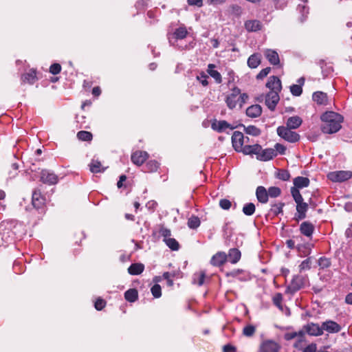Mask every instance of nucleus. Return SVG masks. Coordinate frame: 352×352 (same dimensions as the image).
Returning <instances> with one entry per match:
<instances>
[{
  "label": "nucleus",
  "instance_id": "1",
  "mask_svg": "<svg viewBox=\"0 0 352 352\" xmlns=\"http://www.w3.org/2000/svg\"><path fill=\"white\" fill-rule=\"evenodd\" d=\"M322 122L321 130L324 133L332 134L341 129L343 117L333 111H327L321 116Z\"/></svg>",
  "mask_w": 352,
  "mask_h": 352
},
{
  "label": "nucleus",
  "instance_id": "2",
  "mask_svg": "<svg viewBox=\"0 0 352 352\" xmlns=\"http://www.w3.org/2000/svg\"><path fill=\"white\" fill-rule=\"evenodd\" d=\"M247 98V94H241L239 88L234 87L232 89L231 93L227 96L226 102L228 108L232 109L238 105L241 107Z\"/></svg>",
  "mask_w": 352,
  "mask_h": 352
},
{
  "label": "nucleus",
  "instance_id": "3",
  "mask_svg": "<svg viewBox=\"0 0 352 352\" xmlns=\"http://www.w3.org/2000/svg\"><path fill=\"white\" fill-rule=\"evenodd\" d=\"M292 129L285 126H278L277 129L278 135L289 142H298L300 139V135L294 132L291 131Z\"/></svg>",
  "mask_w": 352,
  "mask_h": 352
},
{
  "label": "nucleus",
  "instance_id": "4",
  "mask_svg": "<svg viewBox=\"0 0 352 352\" xmlns=\"http://www.w3.org/2000/svg\"><path fill=\"white\" fill-rule=\"evenodd\" d=\"M248 141L249 138H244L243 134L240 131H234L232 135V146L237 152L243 151L244 144Z\"/></svg>",
  "mask_w": 352,
  "mask_h": 352
},
{
  "label": "nucleus",
  "instance_id": "5",
  "mask_svg": "<svg viewBox=\"0 0 352 352\" xmlns=\"http://www.w3.org/2000/svg\"><path fill=\"white\" fill-rule=\"evenodd\" d=\"M327 177L333 182H342L352 177V172L350 170L334 171L329 173Z\"/></svg>",
  "mask_w": 352,
  "mask_h": 352
},
{
  "label": "nucleus",
  "instance_id": "6",
  "mask_svg": "<svg viewBox=\"0 0 352 352\" xmlns=\"http://www.w3.org/2000/svg\"><path fill=\"white\" fill-rule=\"evenodd\" d=\"M58 176L49 170H43L41 173V181L48 185H54L58 182Z\"/></svg>",
  "mask_w": 352,
  "mask_h": 352
},
{
  "label": "nucleus",
  "instance_id": "7",
  "mask_svg": "<svg viewBox=\"0 0 352 352\" xmlns=\"http://www.w3.org/2000/svg\"><path fill=\"white\" fill-rule=\"evenodd\" d=\"M304 285L303 278L300 276H295L293 278L290 285L287 287L285 292L287 294H293L298 291Z\"/></svg>",
  "mask_w": 352,
  "mask_h": 352
},
{
  "label": "nucleus",
  "instance_id": "8",
  "mask_svg": "<svg viewBox=\"0 0 352 352\" xmlns=\"http://www.w3.org/2000/svg\"><path fill=\"white\" fill-rule=\"evenodd\" d=\"M279 92L269 91L265 96V104L272 111L274 110L280 100Z\"/></svg>",
  "mask_w": 352,
  "mask_h": 352
},
{
  "label": "nucleus",
  "instance_id": "9",
  "mask_svg": "<svg viewBox=\"0 0 352 352\" xmlns=\"http://www.w3.org/2000/svg\"><path fill=\"white\" fill-rule=\"evenodd\" d=\"M148 154L146 151H137L132 153L131 161L135 165L140 166L142 165L144 162L148 159Z\"/></svg>",
  "mask_w": 352,
  "mask_h": 352
},
{
  "label": "nucleus",
  "instance_id": "10",
  "mask_svg": "<svg viewBox=\"0 0 352 352\" xmlns=\"http://www.w3.org/2000/svg\"><path fill=\"white\" fill-rule=\"evenodd\" d=\"M266 87L270 91L280 92L282 89L281 81L277 76H272L268 78Z\"/></svg>",
  "mask_w": 352,
  "mask_h": 352
},
{
  "label": "nucleus",
  "instance_id": "11",
  "mask_svg": "<svg viewBox=\"0 0 352 352\" xmlns=\"http://www.w3.org/2000/svg\"><path fill=\"white\" fill-rule=\"evenodd\" d=\"M279 349L278 344L272 340L263 341L260 346L261 352H278Z\"/></svg>",
  "mask_w": 352,
  "mask_h": 352
},
{
  "label": "nucleus",
  "instance_id": "12",
  "mask_svg": "<svg viewBox=\"0 0 352 352\" xmlns=\"http://www.w3.org/2000/svg\"><path fill=\"white\" fill-rule=\"evenodd\" d=\"M276 156V152L274 148L262 149L259 151L256 159L260 161H268Z\"/></svg>",
  "mask_w": 352,
  "mask_h": 352
},
{
  "label": "nucleus",
  "instance_id": "13",
  "mask_svg": "<svg viewBox=\"0 0 352 352\" xmlns=\"http://www.w3.org/2000/svg\"><path fill=\"white\" fill-rule=\"evenodd\" d=\"M323 331H326L329 333H338L341 330V327L333 320H327L322 322Z\"/></svg>",
  "mask_w": 352,
  "mask_h": 352
},
{
  "label": "nucleus",
  "instance_id": "14",
  "mask_svg": "<svg viewBox=\"0 0 352 352\" xmlns=\"http://www.w3.org/2000/svg\"><path fill=\"white\" fill-rule=\"evenodd\" d=\"M306 331L310 336H321L323 334L322 324L320 326L318 324L309 323L306 326Z\"/></svg>",
  "mask_w": 352,
  "mask_h": 352
},
{
  "label": "nucleus",
  "instance_id": "15",
  "mask_svg": "<svg viewBox=\"0 0 352 352\" xmlns=\"http://www.w3.org/2000/svg\"><path fill=\"white\" fill-rule=\"evenodd\" d=\"M227 260V254L223 252H219L214 254L210 261V263L214 266H221Z\"/></svg>",
  "mask_w": 352,
  "mask_h": 352
},
{
  "label": "nucleus",
  "instance_id": "16",
  "mask_svg": "<svg viewBox=\"0 0 352 352\" xmlns=\"http://www.w3.org/2000/svg\"><path fill=\"white\" fill-rule=\"evenodd\" d=\"M264 54L268 61L274 65H278L280 62L278 53L273 50L267 49L264 52Z\"/></svg>",
  "mask_w": 352,
  "mask_h": 352
},
{
  "label": "nucleus",
  "instance_id": "17",
  "mask_svg": "<svg viewBox=\"0 0 352 352\" xmlns=\"http://www.w3.org/2000/svg\"><path fill=\"white\" fill-rule=\"evenodd\" d=\"M211 127L213 130L217 131L218 132H221L226 129H234L230 126V124L225 120H214L212 122Z\"/></svg>",
  "mask_w": 352,
  "mask_h": 352
},
{
  "label": "nucleus",
  "instance_id": "18",
  "mask_svg": "<svg viewBox=\"0 0 352 352\" xmlns=\"http://www.w3.org/2000/svg\"><path fill=\"white\" fill-rule=\"evenodd\" d=\"M300 230L302 234H304L305 236H306L307 237H310V236H311V235L314 232V226L311 223L308 222V221H305L300 224Z\"/></svg>",
  "mask_w": 352,
  "mask_h": 352
},
{
  "label": "nucleus",
  "instance_id": "19",
  "mask_svg": "<svg viewBox=\"0 0 352 352\" xmlns=\"http://www.w3.org/2000/svg\"><path fill=\"white\" fill-rule=\"evenodd\" d=\"M245 28L248 32H256L261 29L262 24L258 20H249L245 22Z\"/></svg>",
  "mask_w": 352,
  "mask_h": 352
},
{
  "label": "nucleus",
  "instance_id": "20",
  "mask_svg": "<svg viewBox=\"0 0 352 352\" xmlns=\"http://www.w3.org/2000/svg\"><path fill=\"white\" fill-rule=\"evenodd\" d=\"M261 150V146L256 144L253 145H245L242 152L245 155H253L255 154L258 156L259 151Z\"/></svg>",
  "mask_w": 352,
  "mask_h": 352
},
{
  "label": "nucleus",
  "instance_id": "21",
  "mask_svg": "<svg viewBox=\"0 0 352 352\" xmlns=\"http://www.w3.org/2000/svg\"><path fill=\"white\" fill-rule=\"evenodd\" d=\"M37 80L36 73L34 69H30L28 72L24 74L21 77L23 83L34 84Z\"/></svg>",
  "mask_w": 352,
  "mask_h": 352
},
{
  "label": "nucleus",
  "instance_id": "22",
  "mask_svg": "<svg viewBox=\"0 0 352 352\" xmlns=\"http://www.w3.org/2000/svg\"><path fill=\"white\" fill-rule=\"evenodd\" d=\"M256 195L258 201L262 204H265L268 201V193L263 186H258L256 190Z\"/></svg>",
  "mask_w": 352,
  "mask_h": 352
},
{
  "label": "nucleus",
  "instance_id": "23",
  "mask_svg": "<svg viewBox=\"0 0 352 352\" xmlns=\"http://www.w3.org/2000/svg\"><path fill=\"white\" fill-rule=\"evenodd\" d=\"M313 100L320 105H327L328 103L327 94L322 91L314 92L313 94Z\"/></svg>",
  "mask_w": 352,
  "mask_h": 352
},
{
  "label": "nucleus",
  "instance_id": "24",
  "mask_svg": "<svg viewBox=\"0 0 352 352\" xmlns=\"http://www.w3.org/2000/svg\"><path fill=\"white\" fill-rule=\"evenodd\" d=\"M308 210V204L307 203L296 205V214L295 218L296 220H301L306 217V212Z\"/></svg>",
  "mask_w": 352,
  "mask_h": 352
},
{
  "label": "nucleus",
  "instance_id": "25",
  "mask_svg": "<svg viewBox=\"0 0 352 352\" xmlns=\"http://www.w3.org/2000/svg\"><path fill=\"white\" fill-rule=\"evenodd\" d=\"M261 113L262 108L258 104L252 105L246 109V115L250 118L258 117Z\"/></svg>",
  "mask_w": 352,
  "mask_h": 352
},
{
  "label": "nucleus",
  "instance_id": "26",
  "mask_svg": "<svg viewBox=\"0 0 352 352\" xmlns=\"http://www.w3.org/2000/svg\"><path fill=\"white\" fill-rule=\"evenodd\" d=\"M45 203V199L39 191H34L32 194V205L36 208H41Z\"/></svg>",
  "mask_w": 352,
  "mask_h": 352
},
{
  "label": "nucleus",
  "instance_id": "27",
  "mask_svg": "<svg viewBox=\"0 0 352 352\" xmlns=\"http://www.w3.org/2000/svg\"><path fill=\"white\" fill-rule=\"evenodd\" d=\"M309 184V179L305 177H297L294 179V187L297 189L307 187Z\"/></svg>",
  "mask_w": 352,
  "mask_h": 352
},
{
  "label": "nucleus",
  "instance_id": "28",
  "mask_svg": "<svg viewBox=\"0 0 352 352\" xmlns=\"http://www.w3.org/2000/svg\"><path fill=\"white\" fill-rule=\"evenodd\" d=\"M227 258H228L232 263H236L241 258V252L236 248L230 249L227 255Z\"/></svg>",
  "mask_w": 352,
  "mask_h": 352
},
{
  "label": "nucleus",
  "instance_id": "29",
  "mask_svg": "<svg viewBox=\"0 0 352 352\" xmlns=\"http://www.w3.org/2000/svg\"><path fill=\"white\" fill-rule=\"evenodd\" d=\"M144 269V266L142 263H134L128 268V272L131 275H139Z\"/></svg>",
  "mask_w": 352,
  "mask_h": 352
},
{
  "label": "nucleus",
  "instance_id": "30",
  "mask_svg": "<svg viewBox=\"0 0 352 352\" xmlns=\"http://www.w3.org/2000/svg\"><path fill=\"white\" fill-rule=\"evenodd\" d=\"M302 120L298 116L290 117L287 121V126L289 129H297L300 126Z\"/></svg>",
  "mask_w": 352,
  "mask_h": 352
},
{
  "label": "nucleus",
  "instance_id": "31",
  "mask_svg": "<svg viewBox=\"0 0 352 352\" xmlns=\"http://www.w3.org/2000/svg\"><path fill=\"white\" fill-rule=\"evenodd\" d=\"M206 273L204 272L200 271L196 272L193 275L192 283L201 286L204 283Z\"/></svg>",
  "mask_w": 352,
  "mask_h": 352
},
{
  "label": "nucleus",
  "instance_id": "32",
  "mask_svg": "<svg viewBox=\"0 0 352 352\" xmlns=\"http://www.w3.org/2000/svg\"><path fill=\"white\" fill-rule=\"evenodd\" d=\"M214 65L213 64H209L208 67V73L216 80L217 82L220 83L221 82V75L220 73L214 70Z\"/></svg>",
  "mask_w": 352,
  "mask_h": 352
},
{
  "label": "nucleus",
  "instance_id": "33",
  "mask_svg": "<svg viewBox=\"0 0 352 352\" xmlns=\"http://www.w3.org/2000/svg\"><path fill=\"white\" fill-rule=\"evenodd\" d=\"M260 63V56L257 54L251 55L248 60V65L250 68H256Z\"/></svg>",
  "mask_w": 352,
  "mask_h": 352
},
{
  "label": "nucleus",
  "instance_id": "34",
  "mask_svg": "<svg viewBox=\"0 0 352 352\" xmlns=\"http://www.w3.org/2000/svg\"><path fill=\"white\" fill-rule=\"evenodd\" d=\"M138 297V291L135 289H130L124 293L125 299L131 302H135Z\"/></svg>",
  "mask_w": 352,
  "mask_h": 352
},
{
  "label": "nucleus",
  "instance_id": "35",
  "mask_svg": "<svg viewBox=\"0 0 352 352\" xmlns=\"http://www.w3.org/2000/svg\"><path fill=\"white\" fill-rule=\"evenodd\" d=\"M89 169L91 173H97L104 171V168H102V165L100 162L92 160L89 164Z\"/></svg>",
  "mask_w": 352,
  "mask_h": 352
},
{
  "label": "nucleus",
  "instance_id": "36",
  "mask_svg": "<svg viewBox=\"0 0 352 352\" xmlns=\"http://www.w3.org/2000/svg\"><path fill=\"white\" fill-rule=\"evenodd\" d=\"M256 332V327L248 324L243 329V335L245 337H252Z\"/></svg>",
  "mask_w": 352,
  "mask_h": 352
},
{
  "label": "nucleus",
  "instance_id": "37",
  "mask_svg": "<svg viewBox=\"0 0 352 352\" xmlns=\"http://www.w3.org/2000/svg\"><path fill=\"white\" fill-rule=\"evenodd\" d=\"M244 131L247 134L258 136L261 133V131L259 129L256 127L255 126L250 125L248 126H244Z\"/></svg>",
  "mask_w": 352,
  "mask_h": 352
},
{
  "label": "nucleus",
  "instance_id": "38",
  "mask_svg": "<svg viewBox=\"0 0 352 352\" xmlns=\"http://www.w3.org/2000/svg\"><path fill=\"white\" fill-rule=\"evenodd\" d=\"M165 242V243L166 244V245L170 248L172 250H179V245L178 243V242L173 238H168V239H165V241H164Z\"/></svg>",
  "mask_w": 352,
  "mask_h": 352
},
{
  "label": "nucleus",
  "instance_id": "39",
  "mask_svg": "<svg viewBox=\"0 0 352 352\" xmlns=\"http://www.w3.org/2000/svg\"><path fill=\"white\" fill-rule=\"evenodd\" d=\"M255 212V206L252 203H248L243 206V212L248 216L252 215Z\"/></svg>",
  "mask_w": 352,
  "mask_h": 352
},
{
  "label": "nucleus",
  "instance_id": "40",
  "mask_svg": "<svg viewBox=\"0 0 352 352\" xmlns=\"http://www.w3.org/2000/svg\"><path fill=\"white\" fill-rule=\"evenodd\" d=\"M188 226L190 228L196 229L200 226V220L196 216H192L188 219Z\"/></svg>",
  "mask_w": 352,
  "mask_h": 352
},
{
  "label": "nucleus",
  "instance_id": "41",
  "mask_svg": "<svg viewBox=\"0 0 352 352\" xmlns=\"http://www.w3.org/2000/svg\"><path fill=\"white\" fill-rule=\"evenodd\" d=\"M188 34L187 30L185 27H179L176 29L174 34L175 38L177 39H183Z\"/></svg>",
  "mask_w": 352,
  "mask_h": 352
},
{
  "label": "nucleus",
  "instance_id": "42",
  "mask_svg": "<svg viewBox=\"0 0 352 352\" xmlns=\"http://www.w3.org/2000/svg\"><path fill=\"white\" fill-rule=\"evenodd\" d=\"M77 137L82 141H89L92 139V134L90 132L80 131L77 133Z\"/></svg>",
  "mask_w": 352,
  "mask_h": 352
},
{
  "label": "nucleus",
  "instance_id": "43",
  "mask_svg": "<svg viewBox=\"0 0 352 352\" xmlns=\"http://www.w3.org/2000/svg\"><path fill=\"white\" fill-rule=\"evenodd\" d=\"M146 171L155 172L158 168V163L155 160H151L146 164Z\"/></svg>",
  "mask_w": 352,
  "mask_h": 352
},
{
  "label": "nucleus",
  "instance_id": "44",
  "mask_svg": "<svg viewBox=\"0 0 352 352\" xmlns=\"http://www.w3.org/2000/svg\"><path fill=\"white\" fill-rule=\"evenodd\" d=\"M280 189L276 186L270 187L267 190L268 197L270 196L271 197H277L280 195Z\"/></svg>",
  "mask_w": 352,
  "mask_h": 352
},
{
  "label": "nucleus",
  "instance_id": "45",
  "mask_svg": "<svg viewBox=\"0 0 352 352\" xmlns=\"http://www.w3.org/2000/svg\"><path fill=\"white\" fill-rule=\"evenodd\" d=\"M283 206H284V204H283V203L276 204L272 206L271 212L274 215H278L283 212Z\"/></svg>",
  "mask_w": 352,
  "mask_h": 352
},
{
  "label": "nucleus",
  "instance_id": "46",
  "mask_svg": "<svg viewBox=\"0 0 352 352\" xmlns=\"http://www.w3.org/2000/svg\"><path fill=\"white\" fill-rule=\"evenodd\" d=\"M290 91L294 96H299L302 94V89L300 85H293L290 87Z\"/></svg>",
  "mask_w": 352,
  "mask_h": 352
},
{
  "label": "nucleus",
  "instance_id": "47",
  "mask_svg": "<svg viewBox=\"0 0 352 352\" xmlns=\"http://www.w3.org/2000/svg\"><path fill=\"white\" fill-rule=\"evenodd\" d=\"M151 293L155 298H160L162 295V289L160 285L155 284L151 287Z\"/></svg>",
  "mask_w": 352,
  "mask_h": 352
},
{
  "label": "nucleus",
  "instance_id": "48",
  "mask_svg": "<svg viewBox=\"0 0 352 352\" xmlns=\"http://www.w3.org/2000/svg\"><path fill=\"white\" fill-rule=\"evenodd\" d=\"M318 265L322 269L327 268L331 265L330 259L325 257H321L318 260Z\"/></svg>",
  "mask_w": 352,
  "mask_h": 352
},
{
  "label": "nucleus",
  "instance_id": "49",
  "mask_svg": "<svg viewBox=\"0 0 352 352\" xmlns=\"http://www.w3.org/2000/svg\"><path fill=\"white\" fill-rule=\"evenodd\" d=\"M300 271L308 270L311 268V258L304 260L299 265Z\"/></svg>",
  "mask_w": 352,
  "mask_h": 352
},
{
  "label": "nucleus",
  "instance_id": "50",
  "mask_svg": "<svg viewBox=\"0 0 352 352\" xmlns=\"http://www.w3.org/2000/svg\"><path fill=\"white\" fill-rule=\"evenodd\" d=\"M283 300V296L280 293H277L273 297V302L278 308L281 309V302Z\"/></svg>",
  "mask_w": 352,
  "mask_h": 352
},
{
  "label": "nucleus",
  "instance_id": "51",
  "mask_svg": "<svg viewBox=\"0 0 352 352\" xmlns=\"http://www.w3.org/2000/svg\"><path fill=\"white\" fill-rule=\"evenodd\" d=\"M61 71V66L58 63H54L50 67V72L54 75L58 74Z\"/></svg>",
  "mask_w": 352,
  "mask_h": 352
},
{
  "label": "nucleus",
  "instance_id": "52",
  "mask_svg": "<svg viewBox=\"0 0 352 352\" xmlns=\"http://www.w3.org/2000/svg\"><path fill=\"white\" fill-rule=\"evenodd\" d=\"M278 177L283 181H287L290 178V174L287 170H281L278 173Z\"/></svg>",
  "mask_w": 352,
  "mask_h": 352
},
{
  "label": "nucleus",
  "instance_id": "53",
  "mask_svg": "<svg viewBox=\"0 0 352 352\" xmlns=\"http://www.w3.org/2000/svg\"><path fill=\"white\" fill-rule=\"evenodd\" d=\"M220 207L223 210H229L232 206L231 201L226 199H221L219 201Z\"/></svg>",
  "mask_w": 352,
  "mask_h": 352
},
{
  "label": "nucleus",
  "instance_id": "54",
  "mask_svg": "<svg viewBox=\"0 0 352 352\" xmlns=\"http://www.w3.org/2000/svg\"><path fill=\"white\" fill-rule=\"evenodd\" d=\"M208 76L204 72L201 73L200 75L197 76V79L202 84L203 86H206L208 84L207 80Z\"/></svg>",
  "mask_w": 352,
  "mask_h": 352
},
{
  "label": "nucleus",
  "instance_id": "55",
  "mask_svg": "<svg viewBox=\"0 0 352 352\" xmlns=\"http://www.w3.org/2000/svg\"><path fill=\"white\" fill-rule=\"evenodd\" d=\"M160 234H161V236L164 237V241H165V239H166L170 238L171 234L170 230L163 227L160 228Z\"/></svg>",
  "mask_w": 352,
  "mask_h": 352
},
{
  "label": "nucleus",
  "instance_id": "56",
  "mask_svg": "<svg viewBox=\"0 0 352 352\" xmlns=\"http://www.w3.org/2000/svg\"><path fill=\"white\" fill-rule=\"evenodd\" d=\"M270 71V67H266L265 69H263L256 76L257 79H263V78L267 76Z\"/></svg>",
  "mask_w": 352,
  "mask_h": 352
},
{
  "label": "nucleus",
  "instance_id": "57",
  "mask_svg": "<svg viewBox=\"0 0 352 352\" xmlns=\"http://www.w3.org/2000/svg\"><path fill=\"white\" fill-rule=\"evenodd\" d=\"M105 305H106V302L103 299L98 298L95 302L94 306L97 310H102L104 307Z\"/></svg>",
  "mask_w": 352,
  "mask_h": 352
},
{
  "label": "nucleus",
  "instance_id": "58",
  "mask_svg": "<svg viewBox=\"0 0 352 352\" xmlns=\"http://www.w3.org/2000/svg\"><path fill=\"white\" fill-rule=\"evenodd\" d=\"M275 151L276 152V154L278 153L280 154H284L285 153V147L280 144H275Z\"/></svg>",
  "mask_w": 352,
  "mask_h": 352
},
{
  "label": "nucleus",
  "instance_id": "59",
  "mask_svg": "<svg viewBox=\"0 0 352 352\" xmlns=\"http://www.w3.org/2000/svg\"><path fill=\"white\" fill-rule=\"evenodd\" d=\"M187 1L190 6H196L197 7L203 6V0H187Z\"/></svg>",
  "mask_w": 352,
  "mask_h": 352
},
{
  "label": "nucleus",
  "instance_id": "60",
  "mask_svg": "<svg viewBox=\"0 0 352 352\" xmlns=\"http://www.w3.org/2000/svg\"><path fill=\"white\" fill-rule=\"evenodd\" d=\"M291 193H292V195L294 199H296V198H298L300 196H302L299 192V190L295 187H292L291 188Z\"/></svg>",
  "mask_w": 352,
  "mask_h": 352
},
{
  "label": "nucleus",
  "instance_id": "61",
  "mask_svg": "<svg viewBox=\"0 0 352 352\" xmlns=\"http://www.w3.org/2000/svg\"><path fill=\"white\" fill-rule=\"evenodd\" d=\"M302 352H316V345L315 344H311L308 345Z\"/></svg>",
  "mask_w": 352,
  "mask_h": 352
},
{
  "label": "nucleus",
  "instance_id": "62",
  "mask_svg": "<svg viewBox=\"0 0 352 352\" xmlns=\"http://www.w3.org/2000/svg\"><path fill=\"white\" fill-rule=\"evenodd\" d=\"M223 352H235V348L230 344L223 346Z\"/></svg>",
  "mask_w": 352,
  "mask_h": 352
},
{
  "label": "nucleus",
  "instance_id": "63",
  "mask_svg": "<svg viewBox=\"0 0 352 352\" xmlns=\"http://www.w3.org/2000/svg\"><path fill=\"white\" fill-rule=\"evenodd\" d=\"M126 179V177L124 175L120 177V179L117 183V186L118 188H121L122 186V182Z\"/></svg>",
  "mask_w": 352,
  "mask_h": 352
},
{
  "label": "nucleus",
  "instance_id": "64",
  "mask_svg": "<svg viewBox=\"0 0 352 352\" xmlns=\"http://www.w3.org/2000/svg\"><path fill=\"white\" fill-rule=\"evenodd\" d=\"M101 93L100 89L98 87H95L92 89V94L95 96H98Z\"/></svg>",
  "mask_w": 352,
  "mask_h": 352
}]
</instances>
